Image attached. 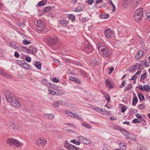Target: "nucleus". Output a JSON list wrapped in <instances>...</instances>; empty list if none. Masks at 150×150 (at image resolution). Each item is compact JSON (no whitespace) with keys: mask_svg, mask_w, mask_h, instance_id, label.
I'll return each instance as SVG.
<instances>
[{"mask_svg":"<svg viewBox=\"0 0 150 150\" xmlns=\"http://www.w3.org/2000/svg\"><path fill=\"white\" fill-rule=\"evenodd\" d=\"M5 94L6 97L9 103L13 106L18 108L21 106V104L16 100V97L12 95L11 92H6Z\"/></svg>","mask_w":150,"mask_h":150,"instance_id":"f257e3e1","label":"nucleus"},{"mask_svg":"<svg viewBox=\"0 0 150 150\" xmlns=\"http://www.w3.org/2000/svg\"><path fill=\"white\" fill-rule=\"evenodd\" d=\"M98 50L101 55L105 58H109L112 54L110 50L105 47H98Z\"/></svg>","mask_w":150,"mask_h":150,"instance_id":"f03ea898","label":"nucleus"},{"mask_svg":"<svg viewBox=\"0 0 150 150\" xmlns=\"http://www.w3.org/2000/svg\"><path fill=\"white\" fill-rule=\"evenodd\" d=\"M142 8L137 9L134 13V18L135 21H140L142 19L143 16Z\"/></svg>","mask_w":150,"mask_h":150,"instance_id":"7ed1b4c3","label":"nucleus"},{"mask_svg":"<svg viewBox=\"0 0 150 150\" xmlns=\"http://www.w3.org/2000/svg\"><path fill=\"white\" fill-rule=\"evenodd\" d=\"M6 143L8 144L15 145L17 147H20L23 145V143H21L17 140L12 138L7 139L6 140Z\"/></svg>","mask_w":150,"mask_h":150,"instance_id":"20e7f679","label":"nucleus"},{"mask_svg":"<svg viewBox=\"0 0 150 150\" xmlns=\"http://www.w3.org/2000/svg\"><path fill=\"white\" fill-rule=\"evenodd\" d=\"M46 43L49 46H53L55 45L57 42V38L48 37L46 39Z\"/></svg>","mask_w":150,"mask_h":150,"instance_id":"39448f33","label":"nucleus"},{"mask_svg":"<svg viewBox=\"0 0 150 150\" xmlns=\"http://www.w3.org/2000/svg\"><path fill=\"white\" fill-rule=\"evenodd\" d=\"M37 30L41 32L44 30L45 27V24L41 20H38L37 21Z\"/></svg>","mask_w":150,"mask_h":150,"instance_id":"423d86ee","label":"nucleus"},{"mask_svg":"<svg viewBox=\"0 0 150 150\" xmlns=\"http://www.w3.org/2000/svg\"><path fill=\"white\" fill-rule=\"evenodd\" d=\"M83 49L88 53L91 52L93 50L92 46L88 41L86 42L84 44Z\"/></svg>","mask_w":150,"mask_h":150,"instance_id":"0eeeda50","label":"nucleus"},{"mask_svg":"<svg viewBox=\"0 0 150 150\" xmlns=\"http://www.w3.org/2000/svg\"><path fill=\"white\" fill-rule=\"evenodd\" d=\"M18 64L24 69L28 70L31 69L30 66L24 61H20Z\"/></svg>","mask_w":150,"mask_h":150,"instance_id":"6e6552de","label":"nucleus"},{"mask_svg":"<svg viewBox=\"0 0 150 150\" xmlns=\"http://www.w3.org/2000/svg\"><path fill=\"white\" fill-rule=\"evenodd\" d=\"M105 37L109 39L111 38L113 35V32L110 29H105Z\"/></svg>","mask_w":150,"mask_h":150,"instance_id":"1a4fd4ad","label":"nucleus"},{"mask_svg":"<svg viewBox=\"0 0 150 150\" xmlns=\"http://www.w3.org/2000/svg\"><path fill=\"white\" fill-rule=\"evenodd\" d=\"M47 143V141L45 139L41 138L38 139L36 142L35 144L39 146H40L46 144Z\"/></svg>","mask_w":150,"mask_h":150,"instance_id":"9d476101","label":"nucleus"},{"mask_svg":"<svg viewBox=\"0 0 150 150\" xmlns=\"http://www.w3.org/2000/svg\"><path fill=\"white\" fill-rule=\"evenodd\" d=\"M65 147L67 149L70 150H79V149L78 147L69 144L67 141L65 143Z\"/></svg>","mask_w":150,"mask_h":150,"instance_id":"9b49d317","label":"nucleus"},{"mask_svg":"<svg viewBox=\"0 0 150 150\" xmlns=\"http://www.w3.org/2000/svg\"><path fill=\"white\" fill-rule=\"evenodd\" d=\"M0 75L6 78L9 79H11L12 77V76L10 74L0 69Z\"/></svg>","mask_w":150,"mask_h":150,"instance_id":"f8f14e48","label":"nucleus"},{"mask_svg":"<svg viewBox=\"0 0 150 150\" xmlns=\"http://www.w3.org/2000/svg\"><path fill=\"white\" fill-rule=\"evenodd\" d=\"M18 45V43L16 42L15 41H12L11 42V44L9 46L15 50H19L20 47Z\"/></svg>","mask_w":150,"mask_h":150,"instance_id":"ddd939ff","label":"nucleus"},{"mask_svg":"<svg viewBox=\"0 0 150 150\" xmlns=\"http://www.w3.org/2000/svg\"><path fill=\"white\" fill-rule=\"evenodd\" d=\"M144 54V51L142 50H139L137 52L135 56V58L137 60H139L142 58Z\"/></svg>","mask_w":150,"mask_h":150,"instance_id":"4468645a","label":"nucleus"},{"mask_svg":"<svg viewBox=\"0 0 150 150\" xmlns=\"http://www.w3.org/2000/svg\"><path fill=\"white\" fill-rule=\"evenodd\" d=\"M82 142L85 144H90L91 142L89 139L84 137L82 139Z\"/></svg>","mask_w":150,"mask_h":150,"instance_id":"2eb2a0df","label":"nucleus"},{"mask_svg":"<svg viewBox=\"0 0 150 150\" xmlns=\"http://www.w3.org/2000/svg\"><path fill=\"white\" fill-rule=\"evenodd\" d=\"M105 83L106 84V86L108 87L109 89H110L111 88H113L114 86L108 80V79L105 81Z\"/></svg>","mask_w":150,"mask_h":150,"instance_id":"dca6fc26","label":"nucleus"},{"mask_svg":"<svg viewBox=\"0 0 150 150\" xmlns=\"http://www.w3.org/2000/svg\"><path fill=\"white\" fill-rule=\"evenodd\" d=\"M44 117L48 119H53L54 117V115L52 114H45Z\"/></svg>","mask_w":150,"mask_h":150,"instance_id":"f3484780","label":"nucleus"},{"mask_svg":"<svg viewBox=\"0 0 150 150\" xmlns=\"http://www.w3.org/2000/svg\"><path fill=\"white\" fill-rule=\"evenodd\" d=\"M113 128L115 130L120 131V132L122 131V128H121L120 126L117 125H114L113 127Z\"/></svg>","mask_w":150,"mask_h":150,"instance_id":"a211bd4d","label":"nucleus"},{"mask_svg":"<svg viewBox=\"0 0 150 150\" xmlns=\"http://www.w3.org/2000/svg\"><path fill=\"white\" fill-rule=\"evenodd\" d=\"M75 16L73 14H70L68 16V18L70 20H72L73 21H74L75 20Z\"/></svg>","mask_w":150,"mask_h":150,"instance_id":"6ab92c4d","label":"nucleus"},{"mask_svg":"<svg viewBox=\"0 0 150 150\" xmlns=\"http://www.w3.org/2000/svg\"><path fill=\"white\" fill-rule=\"evenodd\" d=\"M138 101V99L136 97H134L133 98L132 100V105L133 106H135L137 104Z\"/></svg>","mask_w":150,"mask_h":150,"instance_id":"aec40b11","label":"nucleus"},{"mask_svg":"<svg viewBox=\"0 0 150 150\" xmlns=\"http://www.w3.org/2000/svg\"><path fill=\"white\" fill-rule=\"evenodd\" d=\"M35 66L38 69H40L41 68V64L39 61H37L35 62Z\"/></svg>","mask_w":150,"mask_h":150,"instance_id":"412c9836","label":"nucleus"},{"mask_svg":"<svg viewBox=\"0 0 150 150\" xmlns=\"http://www.w3.org/2000/svg\"><path fill=\"white\" fill-rule=\"evenodd\" d=\"M132 85L131 84H129L128 85H127L125 87V88L124 89V91H127L130 89L132 88Z\"/></svg>","mask_w":150,"mask_h":150,"instance_id":"4be33fe9","label":"nucleus"},{"mask_svg":"<svg viewBox=\"0 0 150 150\" xmlns=\"http://www.w3.org/2000/svg\"><path fill=\"white\" fill-rule=\"evenodd\" d=\"M109 16L108 14L104 13L103 15H100V17L102 18L107 19L109 18Z\"/></svg>","mask_w":150,"mask_h":150,"instance_id":"5701e85b","label":"nucleus"},{"mask_svg":"<svg viewBox=\"0 0 150 150\" xmlns=\"http://www.w3.org/2000/svg\"><path fill=\"white\" fill-rule=\"evenodd\" d=\"M52 9V7L50 6H48L45 8L43 10V13H46L48 12L50 10Z\"/></svg>","mask_w":150,"mask_h":150,"instance_id":"b1692460","label":"nucleus"},{"mask_svg":"<svg viewBox=\"0 0 150 150\" xmlns=\"http://www.w3.org/2000/svg\"><path fill=\"white\" fill-rule=\"evenodd\" d=\"M91 63L93 66L98 65V61L96 59H92L91 61Z\"/></svg>","mask_w":150,"mask_h":150,"instance_id":"393cba45","label":"nucleus"},{"mask_svg":"<svg viewBox=\"0 0 150 150\" xmlns=\"http://www.w3.org/2000/svg\"><path fill=\"white\" fill-rule=\"evenodd\" d=\"M81 125L88 129L90 128L91 127V126L90 125L88 124L87 123H86L83 122L82 123Z\"/></svg>","mask_w":150,"mask_h":150,"instance_id":"a878e982","label":"nucleus"},{"mask_svg":"<svg viewBox=\"0 0 150 150\" xmlns=\"http://www.w3.org/2000/svg\"><path fill=\"white\" fill-rule=\"evenodd\" d=\"M131 1V0H124L123 1V4L124 6L126 7L127 5Z\"/></svg>","mask_w":150,"mask_h":150,"instance_id":"bb28decb","label":"nucleus"},{"mask_svg":"<svg viewBox=\"0 0 150 150\" xmlns=\"http://www.w3.org/2000/svg\"><path fill=\"white\" fill-rule=\"evenodd\" d=\"M120 147L123 150H125L126 148V146L125 143L124 142L120 144Z\"/></svg>","mask_w":150,"mask_h":150,"instance_id":"cd10ccee","label":"nucleus"},{"mask_svg":"<svg viewBox=\"0 0 150 150\" xmlns=\"http://www.w3.org/2000/svg\"><path fill=\"white\" fill-rule=\"evenodd\" d=\"M109 2L112 5L113 8L112 10V11L113 12L115 11L116 7L115 5L113 4L111 0H109Z\"/></svg>","mask_w":150,"mask_h":150,"instance_id":"c85d7f7f","label":"nucleus"},{"mask_svg":"<svg viewBox=\"0 0 150 150\" xmlns=\"http://www.w3.org/2000/svg\"><path fill=\"white\" fill-rule=\"evenodd\" d=\"M103 94L106 99L107 101L108 102H109L110 100V97L109 96V94L105 93Z\"/></svg>","mask_w":150,"mask_h":150,"instance_id":"c756f323","label":"nucleus"},{"mask_svg":"<svg viewBox=\"0 0 150 150\" xmlns=\"http://www.w3.org/2000/svg\"><path fill=\"white\" fill-rule=\"evenodd\" d=\"M60 22L62 25L64 26H66L67 24V21L65 20H61Z\"/></svg>","mask_w":150,"mask_h":150,"instance_id":"7c9ffc66","label":"nucleus"},{"mask_svg":"<svg viewBox=\"0 0 150 150\" xmlns=\"http://www.w3.org/2000/svg\"><path fill=\"white\" fill-rule=\"evenodd\" d=\"M150 89V86L149 85H144L143 86V91H148Z\"/></svg>","mask_w":150,"mask_h":150,"instance_id":"2f4dec72","label":"nucleus"},{"mask_svg":"<svg viewBox=\"0 0 150 150\" xmlns=\"http://www.w3.org/2000/svg\"><path fill=\"white\" fill-rule=\"evenodd\" d=\"M121 132H122V134L126 136H128V134H129V133L127 130H126L124 129H123V128H122V131H121Z\"/></svg>","mask_w":150,"mask_h":150,"instance_id":"473e14b6","label":"nucleus"},{"mask_svg":"<svg viewBox=\"0 0 150 150\" xmlns=\"http://www.w3.org/2000/svg\"><path fill=\"white\" fill-rule=\"evenodd\" d=\"M66 113L68 115L72 117H75V116H76V115L72 112L67 111Z\"/></svg>","mask_w":150,"mask_h":150,"instance_id":"72a5a7b5","label":"nucleus"},{"mask_svg":"<svg viewBox=\"0 0 150 150\" xmlns=\"http://www.w3.org/2000/svg\"><path fill=\"white\" fill-rule=\"evenodd\" d=\"M138 98L140 101L143 100L144 99V96L142 94L139 93L138 94Z\"/></svg>","mask_w":150,"mask_h":150,"instance_id":"f704fd0d","label":"nucleus"},{"mask_svg":"<svg viewBox=\"0 0 150 150\" xmlns=\"http://www.w3.org/2000/svg\"><path fill=\"white\" fill-rule=\"evenodd\" d=\"M50 93L53 95H57V92L55 91V89L53 90L52 89H49L48 90Z\"/></svg>","mask_w":150,"mask_h":150,"instance_id":"c9c22d12","label":"nucleus"},{"mask_svg":"<svg viewBox=\"0 0 150 150\" xmlns=\"http://www.w3.org/2000/svg\"><path fill=\"white\" fill-rule=\"evenodd\" d=\"M71 142L77 145H79L80 144V142L79 141H76L74 139H73L71 140Z\"/></svg>","mask_w":150,"mask_h":150,"instance_id":"e433bc0d","label":"nucleus"},{"mask_svg":"<svg viewBox=\"0 0 150 150\" xmlns=\"http://www.w3.org/2000/svg\"><path fill=\"white\" fill-rule=\"evenodd\" d=\"M23 44L25 45H28L31 43V42L30 41H28L25 40H24L22 42Z\"/></svg>","mask_w":150,"mask_h":150,"instance_id":"4c0bfd02","label":"nucleus"},{"mask_svg":"<svg viewBox=\"0 0 150 150\" xmlns=\"http://www.w3.org/2000/svg\"><path fill=\"white\" fill-rule=\"evenodd\" d=\"M146 72L144 74H142L141 76L140 79L143 80L146 77Z\"/></svg>","mask_w":150,"mask_h":150,"instance_id":"58836bf2","label":"nucleus"},{"mask_svg":"<svg viewBox=\"0 0 150 150\" xmlns=\"http://www.w3.org/2000/svg\"><path fill=\"white\" fill-rule=\"evenodd\" d=\"M138 107L140 110H142L144 108L145 106L144 104H141L139 105L138 106Z\"/></svg>","mask_w":150,"mask_h":150,"instance_id":"ea45409f","label":"nucleus"},{"mask_svg":"<svg viewBox=\"0 0 150 150\" xmlns=\"http://www.w3.org/2000/svg\"><path fill=\"white\" fill-rule=\"evenodd\" d=\"M55 91L57 92V96H60L63 94L62 92L58 90L55 89Z\"/></svg>","mask_w":150,"mask_h":150,"instance_id":"a19ab883","label":"nucleus"},{"mask_svg":"<svg viewBox=\"0 0 150 150\" xmlns=\"http://www.w3.org/2000/svg\"><path fill=\"white\" fill-rule=\"evenodd\" d=\"M80 74L83 75V76L86 77L87 76V74L84 71L81 70L80 71Z\"/></svg>","mask_w":150,"mask_h":150,"instance_id":"79ce46f5","label":"nucleus"},{"mask_svg":"<svg viewBox=\"0 0 150 150\" xmlns=\"http://www.w3.org/2000/svg\"><path fill=\"white\" fill-rule=\"evenodd\" d=\"M25 60L27 62H30L31 61V58L30 57H26L25 58Z\"/></svg>","mask_w":150,"mask_h":150,"instance_id":"37998d69","label":"nucleus"},{"mask_svg":"<svg viewBox=\"0 0 150 150\" xmlns=\"http://www.w3.org/2000/svg\"><path fill=\"white\" fill-rule=\"evenodd\" d=\"M137 110L136 109H131V111L129 112V114H132V113H136L137 112Z\"/></svg>","mask_w":150,"mask_h":150,"instance_id":"c03bdc74","label":"nucleus"},{"mask_svg":"<svg viewBox=\"0 0 150 150\" xmlns=\"http://www.w3.org/2000/svg\"><path fill=\"white\" fill-rule=\"evenodd\" d=\"M97 47L98 49V47H104V46H103V43L100 42H99L98 43H97L96 44Z\"/></svg>","mask_w":150,"mask_h":150,"instance_id":"a18cd8bd","label":"nucleus"},{"mask_svg":"<svg viewBox=\"0 0 150 150\" xmlns=\"http://www.w3.org/2000/svg\"><path fill=\"white\" fill-rule=\"evenodd\" d=\"M38 5L39 6H43L45 5L44 2L42 0L41 1L39 2L38 3Z\"/></svg>","mask_w":150,"mask_h":150,"instance_id":"49530a36","label":"nucleus"},{"mask_svg":"<svg viewBox=\"0 0 150 150\" xmlns=\"http://www.w3.org/2000/svg\"><path fill=\"white\" fill-rule=\"evenodd\" d=\"M79 6H78L77 8H75L74 10L75 11L80 12L83 10V8H81L80 9H79Z\"/></svg>","mask_w":150,"mask_h":150,"instance_id":"de8ad7c7","label":"nucleus"},{"mask_svg":"<svg viewBox=\"0 0 150 150\" xmlns=\"http://www.w3.org/2000/svg\"><path fill=\"white\" fill-rule=\"evenodd\" d=\"M93 0H87V1L86 2H85L87 3L90 5H91L93 3Z\"/></svg>","mask_w":150,"mask_h":150,"instance_id":"09e8293b","label":"nucleus"},{"mask_svg":"<svg viewBox=\"0 0 150 150\" xmlns=\"http://www.w3.org/2000/svg\"><path fill=\"white\" fill-rule=\"evenodd\" d=\"M137 68H134V67L133 66H132L131 67H130L129 69H128V71L130 72H131L132 71L134 70H137Z\"/></svg>","mask_w":150,"mask_h":150,"instance_id":"8fccbe9b","label":"nucleus"},{"mask_svg":"<svg viewBox=\"0 0 150 150\" xmlns=\"http://www.w3.org/2000/svg\"><path fill=\"white\" fill-rule=\"evenodd\" d=\"M121 109L122 110L121 112H125L126 110V107L125 106H123L121 107Z\"/></svg>","mask_w":150,"mask_h":150,"instance_id":"3c124183","label":"nucleus"},{"mask_svg":"<svg viewBox=\"0 0 150 150\" xmlns=\"http://www.w3.org/2000/svg\"><path fill=\"white\" fill-rule=\"evenodd\" d=\"M147 18L149 21H150V13L148 12L146 15Z\"/></svg>","mask_w":150,"mask_h":150,"instance_id":"603ef678","label":"nucleus"},{"mask_svg":"<svg viewBox=\"0 0 150 150\" xmlns=\"http://www.w3.org/2000/svg\"><path fill=\"white\" fill-rule=\"evenodd\" d=\"M14 56L18 58L19 57L20 55L19 53L17 51H15L14 52Z\"/></svg>","mask_w":150,"mask_h":150,"instance_id":"864d4df0","label":"nucleus"},{"mask_svg":"<svg viewBox=\"0 0 150 150\" xmlns=\"http://www.w3.org/2000/svg\"><path fill=\"white\" fill-rule=\"evenodd\" d=\"M42 83L43 84H44L45 85H47V86H48V85H47L48 83L46 79H43L42 81Z\"/></svg>","mask_w":150,"mask_h":150,"instance_id":"5fc2aeb1","label":"nucleus"},{"mask_svg":"<svg viewBox=\"0 0 150 150\" xmlns=\"http://www.w3.org/2000/svg\"><path fill=\"white\" fill-rule=\"evenodd\" d=\"M59 103L57 102H55L53 104V105L54 107H58L59 105Z\"/></svg>","mask_w":150,"mask_h":150,"instance_id":"6e6d98bb","label":"nucleus"},{"mask_svg":"<svg viewBox=\"0 0 150 150\" xmlns=\"http://www.w3.org/2000/svg\"><path fill=\"white\" fill-rule=\"evenodd\" d=\"M52 81L54 82L57 83L59 81V80L58 79H57L56 78H53Z\"/></svg>","mask_w":150,"mask_h":150,"instance_id":"4d7b16f0","label":"nucleus"},{"mask_svg":"<svg viewBox=\"0 0 150 150\" xmlns=\"http://www.w3.org/2000/svg\"><path fill=\"white\" fill-rule=\"evenodd\" d=\"M136 117H137L139 119H142V117L141 116V115L139 114L138 113L136 114Z\"/></svg>","mask_w":150,"mask_h":150,"instance_id":"13d9d810","label":"nucleus"},{"mask_svg":"<svg viewBox=\"0 0 150 150\" xmlns=\"http://www.w3.org/2000/svg\"><path fill=\"white\" fill-rule=\"evenodd\" d=\"M138 119L137 118H135L132 120V122L133 123L135 124L136 123H138Z\"/></svg>","mask_w":150,"mask_h":150,"instance_id":"bf43d9fd","label":"nucleus"},{"mask_svg":"<svg viewBox=\"0 0 150 150\" xmlns=\"http://www.w3.org/2000/svg\"><path fill=\"white\" fill-rule=\"evenodd\" d=\"M125 84V81H124L122 82L121 84L120 85V88H121L123 87Z\"/></svg>","mask_w":150,"mask_h":150,"instance_id":"052dcab7","label":"nucleus"},{"mask_svg":"<svg viewBox=\"0 0 150 150\" xmlns=\"http://www.w3.org/2000/svg\"><path fill=\"white\" fill-rule=\"evenodd\" d=\"M137 78V76L135 75H134L132 76V77L131 78V80L135 81Z\"/></svg>","mask_w":150,"mask_h":150,"instance_id":"680f3d73","label":"nucleus"},{"mask_svg":"<svg viewBox=\"0 0 150 150\" xmlns=\"http://www.w3.org/2000/svg\"><path fill=\"white\" fill-rule=\"evenodd\" d=\"M70 80L71 81H75V79H76V78L75 77H74L72 76H70L69 78Z\"/></svg>","mask_w":150,"mask_h":150,"instance_id":"e2e57ef3","label":"nucleus"},{"mask_svg":"<svg viewBox=\"0 0 150 150\" xmlns=\"http://www.w3.org/2000/svg\"><path fill=\"white\" fill-rule=\"evenodd\" d=\"M74 81L78 83H79L81 82L80 80L76 78Z\"/></svg>","mask_w":150,"mask_h":150,"instance_id":"0e129e2a","label":"nucleus"},{"mask_svg":"<svg viewBox=\"0 0 150 150\" xmlns=\"http://www.w3.org/2000/svg\"><path fill=\"white\" fill-rule=\"evenodd\" d=\"M22 49V50L23 51L25 52V50H26L27 48L26 47H21Z\"/></svg>","mask_w":150,"mask_h":150,"instance_id":"69168bd1","label":"nucleus"},{"mask_svg":"<svg viewBox=\"0 0 150 150\" xmlns=\"http://www.w3.org/2000/svg\"><path fill=\"white\" fill-rule=\"evenodd\" d=\"M141 71H138L135 74V75L136 76H137V75H139L140 74L141 72Z\"/></svg>","mask_w":150,"mask_h":150,"instance_id":"338daca9","label":"nucleus"},{"mask_svg":"<svg viewBox=\"0 0 150 150\" xmlns=\"http://www.w3.org/2000/svg\"><path fill=\"white\" fill-rule=\"evenodd\" d=\"M136 64L137 65H138V67L137 68V69H140L141 66V64L139 63H136Z\"/></svg>","mask_w":150,"mask_h":150,"instance_id":"774afa93","label":"nucleus"}]
</instances>
